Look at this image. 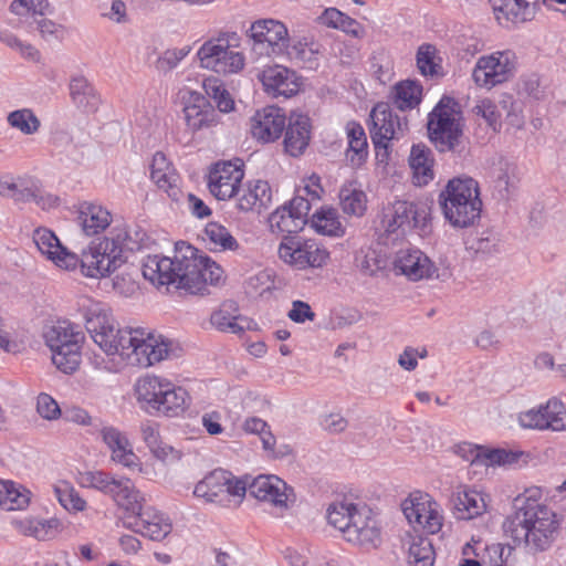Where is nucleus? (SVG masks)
I'll return each mask as SVG.
<instances>
[{"instance_id": "obj_1", "label": "nucleus", "mask_w": 566, "mask_h": 566, "mask_svg": "<svg viewBox=\"0 0 566 566\" xmlns=\"http://www.w3.org/2000/svg\"><path fill=\"white\" fill-rule=\"evenodd\" d=\"M85 328L106 355H119L129 365L148 367L168 356L169 343L144 328H119L109 310L101 303L84 308Z\"/></svg>"}, {"instance_id": "obj_2", "label": "nucleus", "mask_w": 566, "mask_h": 566, "mask_svg": "<svg viewBox=\"0 0 566 566\" xmlns=\"http://www.w3.org/2000/svg\"><path fill=\"white\" fill-rule=\"evenodd\" d=\"M142 272L153 284H175L191 295L209 294L208 286L218 285L223 275L214 261L184 241L175 243L172 258L147 255Z\"/></svg>"}, {"instance_id": "obj_3", "label": "nucleus", "mask_w": 566, "mask_h": 566, "mask_svg": "<svg viewBox=\"0 0 566 566\" xmlns=\"http://www.w3.org/2000/svg\"><path fill=\"white\" fill-rule=\"evenodd\" d=\"M149 244V235L139 226L115 227L109 235L83 250L81 273L92 279L108 276L127 261V253L148 248Z\"/></svg>"}, {"instance_id": "obj_4", "label": "nucleus", "mask_w": 566, "mask_h": 566, "mask_svg": "<svg viewBox=\"0 0 566 566\" xmlns=\"http://www.w3.org/2000/svg\"><path fill=\"white\" fill-rule=\"evenodd\" d=\"M327 521L342 532L348 543L365 549L377 548L381 544V530L366 505L347 499L335 501L327 509Z\"/></svg>"}, {"instance_id": "obj_5", "label": "nucleus", "mask_w": 566, "mask_h": 566, "mask_svg": "<svg viewBox=\"0 0 566 566\" xmlns=\"http://www.w3.org/2000/svg\"><path fill=\"white\" fill-rule=\"evenodd\" d=\"M439 203L444 218L454 228L474 224L482 211L479 184L471 177H454L439 193Z\"/></svg>"}, {"instance_id": "obj_6", "label": "nucleus", "mask_w": 566, "mask_h": 566, "mask_svg": "<svg viewBox=\"0 0 566 566\" xmlns=\"http://www.w3.org/2000/svg\"><path fill=\"white\" fill-rule=\"evenodd\" d=\"M430 142L440 153H462L463 116L461 105L451 96H442L428 116Z\"/></svg>"}, {"instance_id": "obj_7", "label": "nucleus", "mask_w": 566, "mask_h": 566, "mask_svg": "<svg viewBox=\"0 0 566 566\" xmlns=\"http://www.w3.org/2000/svg\"><path fill=\"white\" fill-rule=\"evenodd\" d=\"M137 400L149 413H161L167 417H177L188 406V394L181 387L157 377L140 378L135 387Z\"/></svg>"}, {"instance_id": "obj_8", "label": "nucleus", "mask_w": 566, "mask_h": 566, "mask_svg": "<svg viewBox=\"0 0 566 566\" xmlns=\"http://www.w3.org/2000/svg\"><path fill=\"white\" fill-rule=\"evenodd\" d=\"M43 338L56 368L64 374H73L81 363L83 332L69 321H57L44 326Z\"/></svg>"}, {"instance_id": "obj_9", "label": "nucleus", "mask_w": 566, "mask_h": 566, "mask_svg": "<svg viewBox=\"0 0 566 566\" xmlns=\"http://www.w3.org/2000/svg\"><path fill=\"white\" fill-rule=\"evenodd\" d=\"M240 44L235 32H222L217 38L206 41L197 52L200 65L220 74H231L244 66V55L234 51Z\"/></svg>"}, {"instance_id": "obj_10", "label": "nucleus", "mask_w": 566, "mask_h": 566, "mask_svg": "<svg viewBox=\"0 0 566 566\" xmlns=\"http://www.w3.org/2000/svg\"><path fill=\"white\" fill-rule=\"evenodd\" d=\"M247 493V483L234 479L226 470L217 469L199 481L193 490V495L202 499L206 503L216 504L222 507L231 505L232 499L239 501Z\"/></svg>"}, {"instance_id": "obj_11", "label": "nucleus", "mask_w": 566, "mask_h": 566, "mask_svg": "<svg viewBox=\"0 0 566 566\" xmlns=\"http://www.w3.org/2000/svg\"><path fill=\"white\" fill-rule=\"evenodd\" d=\"M280 259L298 269L323 266L328 256V251L314 239L286 235L279 245Z\"/></svg>"}, {"instance_id": "obj_12", "label": "nucleus", "mask_w": 566, "mask_h": 566, "mask_svg": "<svg viewBox=\"0 0 566 566\" xmlns=\"http://www.w3.org/2000/svg\"><path fill=\"white\" fill-rule=\"evenodd\" d=\"M370 117L373 120L370 137L376 155L380 156V150H385L386 155L388 143L391 139H400L408 130L407 117L394 114L387 104H378L374 107Z\"/></svg>"}, {"instance_id": "obj_13", "label": "nucleus", "mask_w": 566, "mask_h": 566, "mask_svg": "<svg viewBox=\"0 0 566 566\" xmlns=\"http://www.w3.org/2000/svg\"><path fill=\"white\" fill-rule=\"evenodd\" d=\"M515 70V54L512 51L494 52L479 57L472 78L480 87L492 88L506 82Z\"/></svg>"}, {"instance_id": "obj_14", "label": "nucleus", "mask_w": 566, "mask_h": 566, "mask_svg": "<svg viewBox=\"0 0 566 566\" xmlns=\"http://www.w3.org/2000/svg\"><path fill=\"white\" fill-rule=\"evenodd\" d=\"M514 513L506 518L503 527L526 525L527 528H558L556 514L536 500L517 496L513 503Z\"/></svg>"}, {"instance_id": "obj_15", "label": "nucleus", "mask_w": 566, "mask_h": 566, "mask_svg": "<svg viewBox=\"0 0 566 566\" xmlns=\"http://www.w3.org/2000/svg\"><path fill=\"white\" fill-rule=\"evenodd\" d=\"M247 492L259 501L270 503L281 513L292 507L296 500L293 488L289 486L285 481L276 475H259L254 478L247 485Z\"/></svg>"}, {"instance_id": "obj_16", "label": "nucleus", "mask_w": 566, "mask_h": 566, "mask_svg": "<svg viewBox=\"0 0 566 566\" xmlns=\"http://www.w3.org/2000/svg\"><path fill=\"white\" fill-rule=\"evenodd\" d=\"M565 406L556 397L551 398L537 409L533 408L518 415V423L526 429L564 431L566 430Z\"/></svg>"}, {"instance_id": "obj_17", "label": "nucleus", "mask_w": 566, "mask_h": 566, "mask_svg": "<svg viewBox=\"0 0 566 566\" xmlns=\"http://www.w3.org/2000/svg\"><path fill=\"white\" fill-rule=\"evenodd\" d=\"M184 117L187 129L196 135L211 129L220 123V115L203 94L190 92L184 106Z\"/></svg>"}, {"instance_id": "obj_18", "label": "nucleus", "mask_w": 566, "mask_h": 566, "mask_svg": "<svg viewBox=\"0 0 566 566\" xmlns=\"http://www.w3.org/2000/svg\"><path fill=\"white\" fill-rule=\"evenodd\" d=\"M243 177L242 165L231 161L217 163L209 172L208 187L217 199L229 200L240 190Z\"/></svg>"}, {"instance_id": "obj_19", "label": "nucleus", "mask_w": 566, "mask_h": 566, "mask_svg": "<svg viewBox=\"0 0 566 566\" xmlns=\"http://www.w3.org/2000/svg\"><path fill=\"white\" fill-rule=\"evenodd\" d=\"M249 35L254 41V45H265L266 54H281L289 46L287 29L277 20L263 19L253 22Z\"/></svg>"}, {"instance_id": "obj_20", "label": "nucleus", "mask_w": 566, "mask_h": 566, "mask_svg": "<svg viewBox=\"0 0 566 566\" xmlns=\"http://www.w3.org/2000/svg\"><path fill=\"white\" fill-rule=\"evenodd\" d=\"M455 453L471 464L489 465H512L517 463L523 452L510 451L505 449H485L468 442L455 447Z\"/></svg>"}, {"instance_id": "obj_21", "label": "nucleus", "mask_w": 566, "mask_h": 566, "mask_svg": "<svg viewBox=\"0 0 566 566\" xmlns=\"http://www.w3.org/2000/svg\"><path fill=\"white\" fill-rule=\"evenodd\" d=\"M32 238L39 251L57 266L65 270H74L77 265L81 266V258L67 251L50 229L38 228L33 231Z\"/></svg>"}, {"instance_id": "obj_22", "label": "nucleus", "mask_w": 566, "mask_h": 566, "mask_svg": "<svg viewBox=\"0 0 566 566\" xmlns=\"http://www.w3.org/2000/svg\"><path fill=\"white\" fill-rule=\"evenodd\" d=\"M429 208L426 203H415L405 200H398L389 208L386 218H388L389 232L399 228H424L429 220Z\"/></svg>"}, {"instance_id": "obj_23", "label": "nucleus", "mask_w": 566, "mask_h": 566, "mask_svg": "<svg viewBox=\"0 0 566 566\" xmlns=\"http://www.w3.org/2000/svg\"><path fill=\"white\" fill-rule=\"evenodd\" d=\"M402 511L410 524H417L428 534H437L442 527L443 517L437 502L429 495L420 500L406 501Z\"/></svg>"}, {"instance_id": "obj_24", "label": "nucleus", "mask_w": 566, "mask_h": 566, "mask_svg": "<svg viewBox=\"0 0 566 566\" xmlns=\"http://www.w3.org/2000/svg\"><path fill=\"white\" fill-rule=\"evenodd\" d=\"M124 524L135 533L153 541H163L172 530L169 518L150 506H144L130 521H125Z\"/></svg>"}, {"instance_id": "obj_25", "label": "nucleus", "mask_w": 566, "mask_h": 566, "mask_svg": "<svg viewBox=\"0 0 566 566\" xmlns=\"http://www.w3.org/2000/svg\"><path fill=\"white\" fill-rule=\"evenodd\" d=\"M286 122V115L282 108L276 106L264 107L251 118V134L262 143L275 142L281 137Z\"/></svg>"}, {"instance_id": "obj_26", "label": "nucleus", "mask_w": 566, "mask_h": 566, "mask_svg": "<svg viewBox=\"0 0 566 566\" xmlns=\"http://www.w3.org/2000/svg\"><path fill=\"white\" fill-rule=\"evenodd\" d=\"M394 269L410 281L431 279L437 271L431 260L418 249H401L397 252Z\"/></svg>"}, {"instance_id": "obj_27", "label": "nucleus", "mask_w": 566, "mask_h": 566, "mask_svg": "<svg viewBox=\"0 0 566 566\" xmlns=\"http://www.w3.org/2000/svg\"><path fill=\"white\" fill-rule=\"evenodd\" d=\"M258 78L262 82L265 92L274 97H291L300 91L296 73L282 65L265 67L259 73Z\"/></svg>"}, {"instance_id": "obj_28", "label": "nucleus", "mask_w": 566, "mask_h": 566, "mask_svg": "<svg viewBox=\"0 0 566 566\" xmlns=\"http://www.w3.org/2000/svg\"><path fill=\"white\" fill-rule=\"evenodd\" d=\"M311 128L307 115L292 113L284 128V151L291 157L303 155L311 140Z\"/></svg>"}, {"instance_id": "obj_29", "label": "nucleus", "mask_w": 566, "mask_h": 566, "mask_svg": "<svg viewBox=\"0 0 566 566\" xmlns=\"http://www.w3.org/2000/svg\"><path fill=\"white\" fill-rule=\"evenodd\" d=\"M538 0H491L496 20L510 28L532 21Z\"/></svg>"}, {"instance_id": "obj_30", "label": "nucleus", "mask_w": 566, "mask_h": 566, "mask_svg": "<svg viewBox=\"0 0 566 566\" xmlns=\"http://www.w3.org/2000/svg\"><path fill=\"white\" fill-rule=\"evenodd\" d=\"M150 178L169 198L178 201L181 196L179 176L166 156L157 151L150 164Z\"/></svg>"}, {"instance_id": "obj_31", "label": "nucleus", "mask_w": 566, "mask_h": 566, "mask_svg": "<svg viewBox=\"0 0 566 566\" xmlns=\"http://www.w3.org/2000/svg\"><path fill=\"white\" fill-rule=\"evenodd\" d=\"M239 210L248 212L254 209L259 211L268 208L272 200V191L268 181L251 180L240 186L235 195Z\"/></svg>"}, {"instance_id": "obj_32", "label": "nucleus", "mask_w": 566, "mask_h": 566, "mask_svg": "<svg viewBox=\"0 0 566 566\" xmlns=\"http://www.w3.org/2000/svg\"><path fill=\"white\" fill-rule=\"evenodd\" d=\"M516 544L524 543L530 551L537 553L551 547L556 538L558 528L532 530L526 525L504 527Z\"/></svg>"}, {"instance_id": "obj_33", "label": "nucleus", "mask_w": 566, "mask_h": 566, "mask_svg": "<svg viewBox=\"0 0 566 566\" xmlns=\"http://www.w3.org/2000/svg\"><path fill=\"white\" fill-rule=\"evenodd\" d=\"M104 443L112 452V460L127 468L138 465V458L133 452L127 437L114 427H104L101 430Z\"/></svg>"}, {"instance_id": "obj_34", "label": "nucleus", "mask_w": 566, "mask_h": 566, "mask_svg": "<svg viewBox=\"0 0 566 566\" xmlns=\"http://www.w3.org/2000/svg\"><path fill=\"white\" fill-rule=\"evenodd\" d=\"M234 302H224L211 314L210 323L220 332L240 335L249 326V319L241 316Z\"/></svg>"}, {"instance_id": "obj_35", "label": "nucleus", "mask_w": 566, "mask_h": 566, "mask_svg": "<svg viewBox=\"0 0 566 566\" xmlns=\"http://www.w3.org/2000/svg\"><path fill=\"white\" fill-rule=\"evenodd\" d=\"M453 514L458 520H472L485 511L483 496L474 490H458L451 499Z\"/></svg>"}, {"instance_id": "obj_36", "label": "nucleus", "mask_w": 566, "mask_h": 566, "mask_svg": "<svg viewBox=\"0 0 566 566\" xmlns=\"http://www.w3.org/2000/svg\"><path fill=\"white\" fill-rule=\"evenodd\" d=\"M113 492L111 497L127 513L125 521H130L144 507L145 499L129 479H118Z\"/></svg>"}, {"instance_id": "obj_37", "label": "nucleus", "mask_w": 566, "mask_h": 566, "mask_svg": "<svg viewBox=\"0 0 566 566\" xmlns=\"http://www.w3.org/2000/svg\"><path fill=\"white\" fill-rule=\"evenodd\" d=\"M70 95L76 107L94 113L99 105V96L94 86L82 75L73 76L70 82Z\"/></svg>"}, {"instance_id": "obj_38", "label": "nucleus", "mask_w": 566, "mask_h": 566, "mask_svg": "<svg viewBox=\"0 0 566 566\" xmlns=\"http://www.w3.org/2000/svg\"><path fill=\"white\" fill-rule=\"evenodd\" d=\"M78 222L87 235H94L109 226L111 213L98 205L83 202L80 207Z\"/></svg>"}, {"instance_id": "obj_39", "label": "nucleus", "mask_w": 566, "mask_h": 566, "mask_svg": "<svg viewBox=\"0 0 566 566\" xmlns=\"http://www.w3.org/2000/svg\"><path fill=\"white\" fill-rule=\"evenodd\" d=\"M494 188L503 200L510 199L518 185L517 166L505 158H500L493 168Z\"/></svg>"}, {"instance_id": "obj_40", "label": "nucleus", "mask_w": 566, "mask_h": 566, "mask_svg": "<svg viewBox=\"0 0 566 566\" xmlns=\"http://www.w3.org/2000/svg\"><path fill=\"white\" fill-rule=\"evenodd\" d=\"M143 440L150 452L161 461H174L180 458L179 451L161 441L159 426L154 421H145L140 426Z\"/></svg>"}, {"instance_id": "obj_41", "label": "nucleus", "mask_w": 566, "mask_h": 566, "mask_svg": "<svg viewBox=\"0 0 566 566\" xmlns=\"http://www.w3.org/2000/svg\"><path fill=\"white\" fill-rule=\"evenodd\" d=\"M409 164L413 170V179L416 185L424 186L433 179V159L431 150L422 145H413L409 156Z\"/></svg>"}, {"instance_id": "obj_42", "label": "nucleus", "mask_w": 566, "mask_h": 566, "mask_svg": "<svg viewBox=\"0 0 566 566\" xmlns=\"http://www.w3.org/2000/svg\"><path fill=\"white\" fill-rule=\"evenodd\" d=\"M348 151L347 157L353 166H360L368 155L367 137L363 126L356 122L347 124Z\"/></svg>"}, {"instance_id": "obj_43", "label": "nucleus", "mask_w": 566, "mask_h": 566, "mask_svg": "<svg viewBox=\"0 0 566 566\" xmlns=\"http://www.w3.org/2000/svg\"><path fill=\"white\" fill-rule=\"evenodd\" d=\"M339 201L343 212L348 216L361 217L367 209L366 193L353 182L340 188Z\"/></svg>"}, {"instance_id": "obj_44", "label": "nucleus", "mask_w": 566, "mask_h": 566, "mask_svg": "<svg viewBox=\"0 0 566 566\" xmlns=\"http://www.w3.org/2000/svg\"><path fill=\"white\" fill-rule=\"evenodd\" d=\"M422 95V86L416 81L406 80L397 83L394 87V104L399 111L416 107Z\"/></svg>"}, {"instance_id": "obj_45", "label": "nucleus", "mask_w": 566, "mask_h": 566, "mask_svg": "<svg viewBox=\"0 0 566 566\" xmlns=\"http://www.w3.org/2000/svg\"><path fill=\"white\" fill-rule=\"evenodd\" d=\"M318 19L322 24L339 29L354 36H359L361 32V25L359 22L336 8L325 9Z\"/></svg>"}, {"instance_id": "obj_46", "label": "nucleus", "mask_w": 566, "mask_h": 566, "mask_svg": "<svg viewBox=\"0 0 566 566\" xmlns=\"http://www.w3.org/2000/svg\"><path fill=\"white\" fill-rule=\"evenodd\" d=\"M269 223L271 229L277 230L279 232H286L289 234L297 233L303 230L305 219H300L293 213L287 207L282 206L272 212L269 217Z\"/></svg>"}, {"instance_id": "obj_47", "label": "nucleus", "mask_w": 566, "mask_h": 566, "mask_svg": "<svg viewBox=\"0 0 566 566\" xmlns=\"http://www.w3.org/2000/svg\"><path fill=\"white\" fill-rule=\"evenodd\" d=\"M312 227L322 234L338 237L343 234L342 224L337 211L334 208H321L316 210L311 219Z\"/></svg>"}, {"instance_id": "obj_48", "label": "nucleus", "mask_w": 566, "mask_h": 566, "mask_svg": "<svg viewBox=\"0 0 566 566\" xmlns=\"http://www.w3.org/2000/svg\"><path fill=\"white\" fill-rule=\"evenodd\" d=\"M7 120L9 125L25 135L35 134L40 126V119L32 109L22 108L9 113Z\"/></svg>"}, {"instance_id": "obj_49", "label": "nucleus", "mask_w": 566, "mask_h": 566, "mask_svg": "<svg viewBox=\"0 0 566 566\" xmlns=\"http://www.w3.org/2000/svg\"><path fill=\"white\" fill-rule=\"evenodd\" d=\"M434 562V551L429 538L419 537L413 539L409 547V563L413 566H432Z\"/></svg>"}, {"instance_id": "obj_50", "label": "nucleus", "mask_w": 566, "mask_h": 566, "mask_svg": "<svg viewBox=\"0 0 566 566\" xmlns=\"http://www.w3.org/2000/svg\"><path fill=\"white\" fill-rule=\"evenodd\" d=\"M118 479L102 471H88L81 474L80 483L85 488L96 489L106 495L114 493Z\"/></svg>"}, {"instance_id": "obj_51", "label": "nucleus", "mask_w": 566, "mask_h": 566, "mask_svg": "<svg viewBox=\"0 0 566 566\" xmlns=\"http://www.w3.org/2000/svg\"><path fill=\"white\" fill-rule=\"evenodd\" d=\"M54 492L60 504L70 512H81L86 506V501L67 482H61L54 488Z\"/></svg>"}, {"instance_id": "obj_52", "label": "nucleus", "mask_w": 566, "mask_h": 566, "mask_svg": "<svg viewBox=\"0 0 566 566\" xmlns=\"http://www.w3.org/2000/svg\"><path fill=\"white\" fill-rule=\"evenodd\" d=\"M205 233L209 241L216 247H220L221 250L233 251L239 247L238 241L231 235L229 230L218 222H209L206 226Z\"/></svg>"}, {"instance_id": "obj_53", "label": "nucleus", "mask_w": 566, "mask_h": 566, "mask_svg": "<svg viewBox=\"0 0 566 566\" xmlns=\"http://www.w3.org/2000/svg\"><path fill=\"white\" fill-rule=\"evenodd\" d=\"M436 53V46L429 43H423L418 48L416 61L417 67L422 75L434 76L438 74V70L441 66L434 62Z\"/></svg>"}, {"instance_id": "obj_54", "label": "nucleus", "mask_w": 566, "mask_h": 566, "mask_svg": "<svg viewBox=\"0 0 566 566\" xmlns=\"http://www.w3.org/2000/svg\"><path fill=\"white\" fill-rule=\"evenodd\" d=\"M40 184V180L30 176L17 177L12 200L15 203L33 202Z\"/></svg>"}, {"instance_id": "obj_55", "label": "nucleus", "mask_w": 566, "mask_h": 566, "mask_svg": "<svg viewBox=\"0 0 566 566\" xmlns=\"http://www.w3.org/2000/svg\"><path fill=\"white\" fill-rule=\"evenodd\" d=\"M10 10L14 14H22V10L32 12V19L52 12L48 0H14L10 4Z\"/></svg>"}, {"instance_id": "obj_56", "label": "nucleus", "mask_w": 566, "mask_h": 566, "mask_svg": "<svg viewBox=\"0 0 566 566\" xmlns=\"http://www.w3.org/2000/svg\"><path fill=\"white\" fill-rule=\"evenodd\" d=\"M505 547L496 544L486 548L488 558L483 557L481 562L476 559L465 558L459 566H507L506 560L503 558Z\"/></svg>"}, {"instance_id": "obj_57", "label": "nucleus", "mask_w": 566, "mask_h": 566, "mask_svg": "<svg viewBox=\"0 0 566 566\" xmlns=\"http://www.w3.org/2000/svg\"><path fill=\"white\" fill-rule=\"evenodd\" d=\"M308 195L310 186L300 188L297 189L296 195L293 197V199L287 205H284L293 213H295L296 217H300V219H305V223H307L308 212L311 210Z\"/></svg>"}, {"instance_id": "obj_58", "label": "nucleus", "mask_w": 566, "mask_h": 566, "mask_svg": "<svg viewBox=\"0 0 566 566\" xmlns=\"http://www.w3.org/2000/svg\"><path fill=\"white\" fill-rule=\"evenodd\" d=\"M10 493L6 495V502H12V504L8 503L7 505H1L2 510L6 511H14V510H23L29 505L30 502V491L24 489L23 486H17L15 483L12 482V488H10Z\"/></svg>"}, {"instance_id": "obj_59", "label": "nucleus", "mask_w": 566, "mask_h": 566, "mask_svg": "<svg viewBox=\"0 0 566 566\" xmlns=\"http://www.w3.org/2000/svg\"><path fill=\"white\" fill-rule=\"evenodd\" d=\"M36 411L46 420H54L61 416L59 403L48 394H40L36 399Z\"/></svg>"}, {"instance_id": "obj_60", "label": "nucleus", "mask_w": 566, "mask_h": 566, "mask_svg": "<svg viewBox=\"0 0 566 566\" xmlns=\"http://www.w3.org/2000/svg\"><path fill=\"white\" fill-rule=\"evenodd\" d=\"M190 52V46H184L180 49L166 50L159 57V65L164 70H172L178 63L184 60Z\"/></svg>"}, {"instance_id": "obj_61", "label": "nucleus", "mask_w": 566, "mask_h": 566, "mask_svg": "<svg viewBox=\"0 0 566 566\" xmlns=\"http://www.w3.org/2000/svg\"><path fill=\"white\" fill-rule=\"evenodd\" d=\"M287 316L295 323H304L306 319L313 321L315 313L307 303L303 301H294Z\"/></svg>"}, {"instance_id": "obj_62", "label": "nucleus", "mask_w": 566, "mask_h": 566, "mask_svg": "<svg viewBox=\"0 0 566 566\" xmlns=\"http://www.w3.org/2000/svg\"><path fill=\"white\" fill-rule=\"evenodd\" d=\"M476 115H481L486 123L495 129L499 123L496 106L490 99H483L473 108Z\"/></svg>"}, {"instance_id": "obj_63", "label": "nucleus", "mask_w": 566, "mask_h": 566, "mask_svg": "<svg viewBox=\"0 0 566 566\" xmlns=\"http://www.w3.org/2000/svg\"><path fill=\"white\" fill-rule=\"evenodd\" d=\"M321 424L329 433H340L347 428L348 421L340 413H329L323 418Z\"/></svg>"}, {"instance_id": "obj_64", "label": "nucleus", "mask_w": 566, "mask_h": 566, "mask_svg": "<svg viewBox=\"0 0 566 566\" xmlns=\"http://www.w3.org/2000/svg\"><path fill=\"white\" fill-rule=\"evenodd\" d=\"M202 87L205 96L211 99H216L221 93L224 92L226 87L222 81L218 77L210 76L203 80Z\"/></svg>"}]
</instances>
